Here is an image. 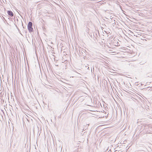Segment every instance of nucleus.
Here are the masks:
<instances>
[{
	"label": "nucleus",
	"mask_w": 152,
	"mask_h": 152,
	"mask_svg": "<svg viewBox=\"0 0 152 152\" xmlns=\"http://www.w3.org/2000/svg\"><path fill=\"white\" fill-rule=\"evenodd\" d=\"M32 23L31 22H29L28 25V29L30 32H31L33 31V28H32Z\"/></svg>",
	"instance_id": "f257e3e1"
},
{
	"label": "nucleus",
	"mask_w": 152,
	"mask_h": 152,
	"mask_svg": "<svg viewBox=\"0 0 152 152\" xmlns=\"http://www.w3.org/2000/svg\"><path fill=\"white\" fill-rule=\"evenodd\" d=\"M99 36V30H96L95 31L94 33V36L96 39H97V37H98V35Z\"/></svg>",
	"instance_id": "f03ea898"
},
{
	"label": "nucleus",
	"mask_w": 152,
	"mask_h": 152,
	"mask_svg": "<svg viewBox=\"0 0 152 152\" xmlns=\"http://www.w3.org/2000/svg\"><path fill=\"white\" fill-rule=\"evenodd\" d=\"M7 13L8 15L11 17H12L14 15L13 12L10 10L7 11Z\"/></svg>",
	"instance_id": "7ed1b4c3"
},
{
	"label": "nucleus",
	"mask_w": 152,
	"mask_h": 152,
	"mask_svg": "<svg viewBox=\"0 0 152 152\" xmlns=\"http://www.w3.org/2000/svg\"><path fill=\"white\" fill-rule=\"evenodd\" d=\"M142 121H138L137 122V124H138L140 122V123H141V124H142Z\"/></svg>",
	"instance_id": "20e7f679"
},
{
	"label": "nucleus",
	"mask_w": 152,
	"mask_h": 152,
	"mask_svg": "<svg viewBox=\"0 0 152 152\" xmlns=\"http://www.w3.org/2000/svg\"><path fill=\"white\" fill-rule=\"evenodd\" d=\"M148 88H150L149 89V90H150V91H152V88L151 87H148Z\"/></svg>",
	"instance_id": "39448f33"
},
{
	"label": "nucleus",
	"mask_w": 152,
	"mask_h": 152,
	"mask_svg": "<svg viewBox=\"0 0 152 152\" xmlns=\"http://www.w3.org/2000/svg\"><path fill=\"white\" fill-rule=\"evenodd\" d=\"M86 67L87 68V69H89V67L88 66H86Z\"/></svg>",
	"instance_id": "423d86ee"
},
{
	"label": "nucleus",
	"mask_w": 152,
	"mask_h": 152,
	"mask_svg": "<svg viewBox=\"0 0 152 152\" xmlns=\"http://www.w3.org/2000/svg\"><path fill=\"white\" fill-rule=\"evenodd\" d=\"M21 23H22V26H23V22H22V21H21Z\"/></svg>",
	"instance_id": "0eeeda50"
},
{
	"label": "nucleus",
	"mask_w": 152,
	"mask_h": 152,
	"mask_svg": "<svg viewBox=\"0 0 152 152\" xmlns=\"http://www.w3.org/2000/svg\"><path fill=\"white\" fill-rule=\"evenodd\" d=\"M16 27H17V28H18V27L17 26V25H16Z\"/></svg>",
	"instance_id": "6e6552de"
}]
</instances>
